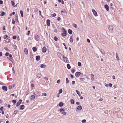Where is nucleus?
Wrapping results in <instances>:
<instances>
[{"instance_id": "obj_1", "label": "nucleus", "mask_w": 123, "mask_h": 123, "mask_svg": "<svg viewBox=\"0 0 123 123\" xmlns=\"http://www.w3.org/2000/svg\"><path fill=\"white\" fill-rule=\"evenodd\" d=\"M60 55L62 56V57L63 58L62 59L64 62L67 63L69 62V61L67 58L64 57V56L62 54H60Z\"/></svg>"}, {"instance_id": "obj_2", "label": "nucleus", "mask_w": 123, "mask_h": 123, "mask_svg": "<svg viewBox=\"0 0 123 123\" xmlns=\"http://www.w3.org/2000/svg\"><path fill=\"white\" fill-rule=\"evenodd\" d=\"M63 33H62V35L63 37H65L66 36V32L65 29L63 28L62 30Z\"/></svg>"}, {"instance_id": "obj_3", "label": "nucleus", "mask_w": 123, "mask_h": 123, "mask_svg": "<svg viewBox=\"0 0 123 123\" xmlns=\"http://www.w3.org/2000/svg\"><path fill=\"white\" fill-rule=\"evenodd\" d=\"M34 37L35 39L37 41H39V40L40 38L38 35L37 34H35L34 35Z\"/></svg>"}, {"instance_id": "obj_4", "label": "nucleus", "mask_w": 123, "mask_h": 123, "mask_svg": "<svg viewBox=\"0 0 123 123\" xmlns=\"http://www.w3.org/2000/svg\"><path fill=\"white\" fill-rule=\"evenodd\" d=\"M113 29L114 28L113 27L111 26H109V27L108 28V29H109L110 31L111 32H113Z\"/></svg>"}, {"instance_id": "obj_5", "label": "nucleus", "mask_w": 123, "mask_h": 123, "mask_svg": "<svg viewBox=\"0 0 123 123\" xmlns=\"http://www.w3.org/2000/svg\"><path fill=\"white\" fill-rule=\"evenodd\" d=\"M82 74V75H83L82 73H81L80 72H77L75 73V75L77 77H79V76L80 75V74Z\"/></svg>"}, {"instance_id": "obj_6", "label": "nucleus", "mask_w": 123, "mask_h": 123, "mask_svg": "<svg viewBox=\"0 0 123 123\" xmlns=\"http://www.w3.org/2000/svg\"><path fill=\"white\" fill-rule=\"evenodd\" d=\"M61 13L64 15H67L66 12L64 10H62L61 11Z\"/></svg>"}, {"instance_id": "obj_7", "label": "nucleus", "mask_w": 123, "mask_h": 123, "mask_svg": "<svg viewBox=\"0 0 123 123\" xmlns=\"http://www.w3.org/2000/svg\"><path fill=\"white\" fill-rule=\"evenodd\" d=\"M92 12H93L94 15L96 16H98L97 13L96 11L94 9L92 10Z\"/></svg>"}, {"instance_id": "obj_8", "label": "nucleus", "mask_w": 123, "mask_h": 123, "mask_svg": "<svg viewBox=\"0 0 123 123\" xmlns=\"http://www.w3.org/2000/svg\"><path fill=\"white\" fill-rule=\"evenodd\" d=\"M22 101V100L21 99H20L17 103L16 107H18V106L19 105Z\"/></svg>"}, {"instance_id": "obj_9", "label": "nucleus", "mask_w": 123, "mask_h": 123, "mask_svg": "<svg viewBox=\"0 0 123 123\" xmlns=\"http://www.w3.org/2000/svg\"><path fill=\"white\" fill-rule=\"evenodd\" d=\"M47 51V48L45 47H44L42 49V51L43 53H45Z\"/></svg>"}, {"instance_id": "obj_10", "label": "nucleus", "mask_w": 123, "mask_h": 123, "mask_svg": "<svg viewBox=\"0 0 123 123\" xmlns=\"http://www.w3.org/2000/svg\"><path fill=\"white\" fill-rule=\"evenodd\" d=\"M2 89L5 91H6L7 90V87L6 86H3L2 87Z\"/></svg>"}, {"instance_id": "obj_11", "label": "nucleus", "mask_w": 123, "mask_h": 123, "mask_svg": "<svg viewBox=\"0 0 123 123\" xmlns=\"http://www.w3.org/2000/svg\"><path fill=\"white\" fill-rule=\"evenodd\" d=\"M105 8L106 9L107 11H108L109 10V7L106 4H105L104 6Z\"/></svg>"}, {"instance_id": "obj_12", "label": "nucleus", "mask_w": 123, "mask_h": 123, "mask_svg": "<svg viewBox=\"0 0 123 123\" xmlns=\"http://www.w3.org/2000/svg\"><path fill=\"white\" fill-rule=\"evenodd\" d=\"M70 7L72 8L74 7L73 2L72 1H71L70 2Z\"/></svg>"}, {"instance_id": "obj_13", "label": "nucleus", "mask_w": 123, "mask_h": 123, "mask_svg": "<svg viewBox=\"0 0 123 123\" xmlns=\"http://www.w3.org/2000/svg\"><path fill=\"white\" fill-rule=\"evenodd\" d=\"M25 106L24 105H22L20 106V108L21 110H22L24 109L25 108Z\"/></svg>"}, {"instance_id": "obj_14", "label": "nucleus", "mask_w": 123, "mask_h": 123, "mask_svg": "<svg viewBox=\"0 0 123 123\" xmlns=\"http://www.w3.org/2000/svg\"><path fill=\"white\" fill-rule=\"evenodd\" d=\"M82 107L80 105L78 106L76 108L79 111H80L82 109Z\"/></svg>"}, {"instance_id": "obj_15", "label": "nucleus", "mask_w": 123, "mask_h": 123, "mask_svg": "<svg viewBox=\"0 0 123 123\" xmlns=\"http://www.w3.org/2000/svg\"><path fill=\"white\" fill-rule=\"evenodd\" d=\"M50 21L49 19H47L46 21V23L47 25L48 26H49L50 25Z\"/></svg>"}, {"instance_id": "obj_16", "label": "nucleus", "mask_w": 123, "mask_h": 123, "mask_svg": "<svg viewBox=\"0 0 123 123\" xmlns=\"http://www.w3.org/2000/svg\"><path fill=\"white\" fill-rule=\"evenodd\" d=\"M9 56L7 58L10 60H11V59L12 58V55L10 54L9 55Z\"/></svg>"}, {"instance_id": "obj_17", "label": "nucleus", "mask_w": 123, "mask_h": 123, "mask_svg": "<svg viewBox=\"0 0 123 123\" xmlns=\"http://www.w3.org/2000/svg\"><path fill=\"white\" fill-rule=\"evenodd\" d=\"M40 56H39L38 55L37 56H36V60L37 61H39L40 59Z\"/></svg>"}, {"instance_id": "obj_18", "label": "nucleus", "mask_w": 123, "mask_h": 123, "mask_svg": "<svg viewBox=\"0 0 123 123\" xmlns=\"http://www.w3.org/2000/svg\"><path fill=\"white\" fill-rule=\"evenodd\" d=\"M41 76L42 75L41 74L39 73H38L36 75L37 77L39 78H41Z\"/></svg>"}, {"instance_id": "obj_19", "label": "nucleus", "mask_w": 123, "mask_h": 123, "mask_svg": "<svg viewBox=\"0 0 123 123\" xmlns=\"http://www.w3.org/2000/svg\"><path fill=\"white\" fill-rule=\"evenodd\" d=\"M33 94L35 95V96L37 97L38 96H39L40 95L38 93H37L36 92V93L33 92Z\"/></svg>"}, {"instance_id": "obj_20", "label": "nucleus", "mask_w": 123, "mask_h": 123, "mask_svg": "<svg viewBox=\"0 0 123 123\" xmlns=\"http://www.w3.org/2000/svg\"><path fill=\"white\" fill-rule=\"evenodd\" d=\"M24 51L26 55L28 54V50L27 49L25 48L24 49Z\"/></svg>"}, {"instance_id": "obj_21", "label": "nucleus", "mask_w": 123, "mask_h": 123, "mask_svg": "<svg viewBox=\"0 0 123 123\" xmlns=\"http://www.w3.org/2000/svg\"><path fill=\"white\" fill-rule=\"evenodd\" d=\"M35 95H32L31 97V100H33L35 98Z\"/></svg>"}, {"instance_id": "obj_22", "label": "nucleus", "mask_w": 123, "mask_h": 123, "mask_svg": "<svg viewBox=\"0 0 123 123\" xmlns=\"http://www.w3.org/2000/svg\"><path fill=\"white\" fill-rule=\"evenodd\" d=\"M32 50L34 52H35L37 50V48L35 47H33L32 48Z\"/></svg>"}, {"instance_id": "obj_23", "label": "nucleus", "mask_w": 123, "mask_h": 123, "mask_svg": "<svg viewBox=\"0 0 123 123\" xmlns=\"http://www.w3.org/2000/svg\"><path fill=\"white\" fill-rule=\"evenodd\" d=\"M46 67V65H45L42 64L40 66V67L41 68H44Z\"/></svg>"}, {"instance_id": "obj_24", "label": "nucleus", "mask_w": 123, "mask_h": 123, "mask_svg": "<svg viewBox=\"0 0 123 123\" xmlns=\"http://www.w3.org/2000/svg\"><path fill=\"white\" fill-rule=\"evenodd\" d=\"M20 12L21 15V16L22 17H23L24 16L23 15V12L22 11L20 10Z\"/></svg>"}, {"instance_id": "obj_25", "label": "nucleus", "mask_w": 123, "mask_h": 123, "mask_svg": "<svg viewBox=\"0 0 123 123\" xmlns=\"http://www.w3.org/2000/svg\"><path fill=\"white\" fill-rule=\"evenodd\" d=\"M64 105L63 103L62 102H60L59 103V106L60 107Z\"/></svg>"}, {"instance_id": "obj_26", "label": "nucleus", "mask_w": 123, "mask_h": 123, "mask_svg": "<svg viewBox=\"0 0 123 123\" xmlns=\"http://www.w3.org/2000/svg\"><path fill=\"white\" fill-rule=\"evenodd\" d=\"M76 92L77 94H78L79 96L80 97L81 96V95L80 94V92L78 90H76Z\"/></svg>"}, {"instance_id": "obj_27", "label": "nucleus", "mask_w": 123, "mask_h": 123, "mask_svg": "<svg viewBox=\"0 0 123 123\" xmlns=\"http://www.w3.org/2000/svg\"><path fill=\"white\" fill-rule=\"evenodd\" d=\"M68 33L70 34H71L72 33V31L70 29H69L68 30Z\"/></svg>"}, {"instance_id": "obj_28", "label": "nucleus", "mask_w": 123, "mask_h": 123, "mask_svg": "<svg viewBox=\"0 0 123 123\" xmlns=\"http://www.w3.org/2000/svg\"><path fill=\"white\" fill-rule=\"evenodd\" d=\"M70 42L71 43H72L73 42V38H72L71 36L70 37Z\"/></svg>"}, {"instance_id": "obj_29", "label": "nucleus", "mask_w": 123, "mask_h": 123, "mask_svg": "<svg viewBox=\"0 0 123 123\" xmlns=\"http://www.w3.org/2000/svg\"><path fill=\"white\" fill-rule=\"evenodd\" d=\"M101 53L103 55H105V51L103 50V49H101Z\"/></svg>"}, {"instance_id": "obj_30", "label": "nucleus", "mask_w": 123, "mask_h": 123, "mask_svg": "<svg viewBox=\"0 0 123 123\" xmlns=\"http://www.w3.org/2000/svg\"><path fill=\"white\" fill-rule=\"evenodd\" d=\"M69 80L67 78H66V84H68L69 83Z\"/></svg>"}, {"instance_id": "obj_31", "label": "nucleus", "mask_w": 123, "mask_h": 123, "mask_svg": "<svg viewBox=\"0 0 123 123\" xmlns=\"http://www.w3.org/2000/svg\"><path fill=\"white\" fill-rule=\"evenodd\" d=\"M116 57L117 60L118 61H119V59L117 53H116Z\"/></svg>"}, {"instance_id": "obj_32", "label": "nucleus", "mask_w": 123, "mask_h": 123, "mask_svg": "<svg viewBox=\"0 0 123 123\" xmlns=\"http://www.w3.org/2000/svg\"><path fill=\"white\" fill-rule=\"evenodd\" d=\"M67 68L68 69H70L71 68V66L69 64H67Z\"/></svg>"}, {"instance_id": "obj_33", "label": "nucleus", "mask_w": 123, "mask_h": 123, "mask_svg": "<svg viewBox=\"0 0 123 123\" xmlns=\"http://www.w3.org/2000/svg\"><path fill=\"white\" fill-rule=\"evenodd\" d=\"M54 40L55 41H58V39L56 36L54 37Z\"/></svg>"}, {"instance_id": "obj_34", "label": "nucleus", "mask_w": 123, "mask_h": 123, "mask_svg": "<svg viewBox=\"0 0 123 123\" xmlns=\"http://www.w3.org/2000/svg\"><path fill=\"white\" fill-rule=\"evenodd\" d=\"M75 28H76L77 27V25L76 24H73L72 25Z\"/></svg>"}, {"instance_id": "obj_35", "label": "nucleus", "mask_w": 123, "mask_h": 123, "mask_svg": "<svg viewBox=\"0 0 123 123\" xmlns=\"http://www.w3.org/2000/svg\"><path fill=\"white\" fill-rule=\"evenodd\" d=\"M70 102L72 104H74V100L73 99H71L70 100Z\"/></svg>"}, {"instance_id": "obj_36", "label": "nucleus", "mask_w": 123, "mask_h": 123, "mask_svg": "<svg viewBox=\"0 0 123 123\" xmlns=\"http://www.w3.org/2000/svg\"><path fill=\"white\" fill-rule=\"evenodd\" d=\"M5 14V12H2V13L0 14V16H3Z\"/></svg>"}, {"instance_id": "obj_37", "label": "nucleus", "mask_w": 123, "mask_h": 123, "mask_svg": "<svg viewBox=\"0 0 123 123\" xmlns=\"http://www.w3.org/2000/svg\"><path fill=\"white\" fill-rule=\"evenodd\" d=\"M8 35H6L5 36H4V39H6L8 37Z\"/></svg>"}, {"instance_id": "obj_38", "label": "nucleus", "mask_w": 123, "mask_h": 123, "mask_svg": "<svg viewBox=\"0 0 123 123\" xmlns=\"http://www.w3.org/2000/svg\"><path fill=\"white\" fill-rule=\"evenodd\" d=\"M10 41V39L9 38H7V39L6 40V42L7 43L9 42Z\"/></svg>"}, {"instance_id": "obj_39", "label": "nucleus", "mask_w": 123, "mask_h": 123, "mask_svg": "<svg viewBox=\"0 0 123 123\" xmlns=\"http://www.w3.org/2000/svg\"><path fill=\"white\" fill-rule=\"evenodd\" d=\"M11 2L13 6V7H14V5H15V3H14V2L12 0L11 1Z\"/></svg>"}, {"instance_id": "obj_40", "label": "nucleus", "mask_w": 123, "mask_h": 123, "mask_svg": "<svg viewBox=\"0 0 123 123\" xmlns=\"http://www.w3.org/2000/svg\"><path fill=\"white\" fill-rule=\"evenodd\" d=\"M78 66L80 67L81 66V62H79L78 63Z\"/></svg>"}, {"instance_id": "obj_41", "label": "nucleus", "mask_w": 123, "mask_h": 123, "mask_svg": "<svg viewBox=\"0 0 123 123\" xmlns=\"http://www.w3.org/2000/svg\"><path fill=\"white\" fill-rule=\"evenodd\" d=\"M3 109H4V108L3 107H1L0 109V113H1V112L0 111H3Z\"/></svg>"}, {"instance_id": "obj_42", "label": "nucleus", "mask_w": 123, "mask_h": 123, "mask_svg": "<svg viewBox=\"0 0 123 123\" xmlns=\"http://www.w3.org/2000/svg\"><path fill=\"white\" fill-rule=\"evenodd\" d=\"M18 111L17 110H15L14 112V114H16L17 113V112Z\"/></svg>"}, {"instance_id": "obj_43", "label": "nucleus", "mask_w": 123, "mask_h": 123, "mask_svg": "<svg viewBox=\"0 0 123 123\" xmlns=\"http://www.w3.org/2000/svg\"><path fill=\"white\" fill-rule=\"evenodd\" d=\"M59 92L60 93H62V89H59Z\"/></svg>"}, {"instance_id": "obj_44", "label": "nucleus", "mask_w": 123, "mask_h": 123, "mask_svg": "<svg viewBox=\"0 0 123 123\" xmlns=\"http://www.w3.org/2000/svg\"><path fill=\"white\" fill-rule=\"evenodd\" d=\"M56 14L55 13H54L52 15V16L53 17H54L55 16H56Z\"/></svg>"}, {"instance_id": "obj_45", "label": "nucleus", "mask_w": 123, "mask_h": 123, "mask_svg": "<svg viewBox=\"0 0 123 123\" xmlns=\"http://www.w3.org/2000/svg\"><path fill=\"white\" fill-rule=\"evenodd\" d=\"M64 109H63L62 108H61V109H60V112H63L64 111Z\"/></svg>"}, {"instance_id": "obj_46", "label": "nucleus", "mask_w": 123, "mask_h": 123, "mask_svg": "<svg viewBox=\"0 0 123 123\" xmlns=\"http://www.w3.org/2000/svg\"><path fill=\"white\" fill-rule=\"evenodd\" d=\"M9 54L8 52H6L5 54V55L6 56H8L9 55Z\"/></svg>"}, {"instance_id": "obj_47", "label": "nucleus", "mask_w": 123, "mask_h": 123, "mask_svg": "<svg viewBox=\"0 0 123 123\" xmlns=\"http://www.w3.org/2000/svg\"><path fill=\"white\" fill-rule=\"evenodd\" d=\"M6 117V118H8L9 117V116L7 114H6L5 115Z\"/></svg>"}, {"instance_id": "obj_48", "label": "nucleus", "mask_w": 123, "mask_h": 123, "mask_svg": "<svg viewBox=\"0 0 123 123\" xmlns=\"http://www.w3.org/2000/svg\"><path fill=\"white\" fill-rule=\"evenodd\" d=\"M86 120L85 119H83L82 120L81 122L82 123H85L86 122Z\"/></svg>"}, {"instance_id": "obj_49", "label": "nucleus", "mask_w": 123, "mask_h": 123, "mask_svg": "<svg viewBox=\"0 0 123 123\" xmlns=\"http://www.w3.org/2000/svg\"><path fill=\"white\" fill-rule=\"evenodd\" d=\"M29 93V90H27L26 92V95H28Z\"/></svg>"}, {"instance_id": "obj_50", "label": "nucleus", "mask_w": 123, "mask_h": 123, "mask_svg": "<svg viewBox=\"0 0 123 123\" xmlns=\"http://www.w3.org/2000/svg\"><path fill=\"white\" fill-rule=\"evenodd\" d=\"M80 80L81 81H83L85 80V79L83 78H80Z\"/></svg>"}, {"instance_id": "obj_51", "label": "nucleus", "mask_w": 123, "mask_h": 123, "mask_svg": "<svg viewBox=\"0 0 123 123\" xmlns=\"http://www.w3.org/2000/svg\"><path fill=\"white\" fill-rule=\"evenodd\" d=\"M12 102L14 103V104H15L16 102V101L15 100H12Z\"/></svg>"}, {"instance_id": "obj_52", "label": "nucleus", "mask_w": 123, "mask_h": 123, "mask_svg": "<svg viewBox=\"0 0 123 123\" xmlns=\"http://www.w3.org/2000/svg\"><path fill=\"white\" fill-rule=\"evenodd\" d=\"M42 94L43 95H44L45 96H46L47 95V94H46V93H45V92L43 93H42Z\"/></svg>"}, {"instance_id": "obj_53", "label": "nucleus", "mask_w": 123, "mask_h": 123, "mask_svg": "<svg viewBox=\"0 0 123 123\" xmlns=\"http://www.w3.org/2000/svg\"><path fill=\"white\" fill-rule=\"evenodd\" d=\"M12 23L13 24H14L15 23V21L14 19H13L12 20Z\"/></svg>"}, {"instance_id": "obj_54", "label": "nucleus", "mask_w": 123, "mask_h": 123, "mask_svg": "<svg viewBox=\"0 0 123 123\" xmlns=\"http://www.w3.org/2000/svg\"><path fill=\"white\" fill-rule=\"evenodd\" d=\"M16 37H17L16 36H14L12 38L13 39H16Z\"/></svg>"}, {"instance_id": "obj_55", "label": "nucleus", "mask_w": 123, "mask_h": 123, "mask_svg": "<svg viewBox=\"0 0 123 123\" xmlns=\"http://www.w3.org/2000/svg\"><path fill=\"white\" fill-rule=\"evenodd\" d=\"M91 79L93 81L94 80V78L93 77H92V76H91Z\"/></svg>"}, {"instance_id": "obj_56", "label": "nucleus", "mask_w": 123, "mask_h": 123, "mask_svg": "<svg viewBox=\"0 0 123 123\" xmlns=\"http://www.w3.org/2000/svg\"><path fill=\"white\" fill-rule=\"evenodd\" d=\"M60 80H58L57 81V83L58 84H59L60 82Z\"/></svg>"}, {"instance_id": "obj_57", "label": "nucleus", "mask_w": 123, "mask_h": 123, "mask_svg": "<svg viewBox=\"0 0 123 123\" xmlns=\"http://www.w3.org/2000/svg\"><path fill=\"white\" fill-rule=\"evenodd\" d=\"M62 114H63V115H66V112H65L63 111L62 113Z\"/></svg>"}, {"instance_id": "obj_58", "label": "nucleus", "mask_w": 123, "mask_h": 123, "mask_svg": "<svg viewBox=\"0 0 123 123\" xmlns=\"http://www.w3.org/2000/svg\"><path fill=\"white\" fill-rule=\"evenodd\" d=\"M75 83V81H73L72 82V85H74Z\"/></svg>"}, {"instance_id": "obj_59", "label": "nucleus", "mask_w": 123, "mask_h": 123, "mask_svg": "<svg viewBox=\"0 0 123 123\" xmlns=\"http://www.w3.org/2000/svg\"><path fill=\"white\" fill-rule=\"evenodd\" d=\"M30 32V31H28V33L26 34L27 35H29Z\"/></svg>"}, {"instance_id": "obj_60", "label": "nucleus", "mask_w": 123, "mask_h": 123, "mask_svg": "<svg viewBox=\"0 0 123 123\" xmlns=\"http://www.w3.org/2000/svg\"><path fill=\"white\" fill-rule=\"evenodd\" d=\"M71 71L72 73H74L75 71V70L74 69H72L71 70Z\"/></svg>"}, {"instance_id": "obj_61", "label": "nucleus", "mask_w": 123, "mask_h": 123, "mask_svg": "<svg viewBox=\"0 0 123 123\" xmlns=\"http://www.w3.org/2000/svg\"><path fill=\"white\" fill-rule=\"evenodd\" d=\"M108 85H109V86L110 87H111L112 86V84L111 83H109L108 84Z\"/></svg>"}, {"instance_id": "obj_62", "label": "nucleus", "mask_w": 123, "mask_h": 123, "mask_svg": "<svg viewBox=\"0 0 123 123\" xmlns=\"http://www.w3.org/2000/svg\"><path fill=\"white\" fill-rule=\"evenodd\" d=\"M39 14L42 17H43V16L41 15V11H40V10L39 11Z\"/></svg>"}, {"instance_id": "obj_63", "label": "nucleus", "mask_w": 123, "mask_h": 123, "mask_svg": "<svg viewBox=\"0 0 123 123\" xmlns=\"http://www.w3.org/2000/svg\"><path fill=\"white\" fill-rule=\"evenodd\" d=\"M3 3V1L2 0H0V4H2Z\"/></svg>"}, {"instance_id": "obj_64", "label": "nucleus", "mask_w": 123, "mask_h": 123, "mask_svg": "<svg viewBox=\"0 0 123 123\" xmlns=\"http://www.w3.org/2000/svg\"><path fill=\"white\" fill-rule=\"evenodd\" d=\"M8 87H9V89H11L12 88V87L11 86H9Z\"/></svg>"}]
</instances>
